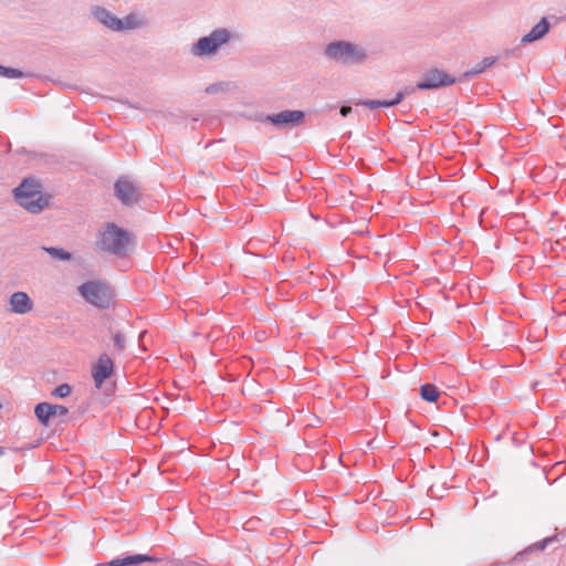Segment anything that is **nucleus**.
I'll return each mask as SVG.
<instances>
[{"instance_id":"1","label":"nucleus","mask_w":566,"mask_h":566,"mask_svg":"<svg viewBox=\"0 0 566 566\" xmlns=\"http://www.w3.org/2000/svg\"><path fill=\"white\" fill-rule=\"evenodd\" d=\"M135 245V237L114 222H107L98 233L96 247L108 254L123 258Z\"/></svg>"},{"instance_id":"2","label":"nucleus","mask_w":566,"mask_h":566,"mask_svg":"<svg viewBox=\"0 0 566 566\" xmlns=\"http://www.w3.org/2000/svg\"><path fill=\"white\" fill-rule=\"evenodd\" d=\"M14 201L31 213H40L49 206L50 197L42 192V186L33 177L24 178L13 189Z\"/></svg>"},{"instance_id":"3","label":"nucleus","mask_w":566,"mask_h":566,"mask_svg":"<svg viewBox=\"0 0 566 566\" xmlns=\"http://www.w3.org/2000/svg\"><path fill=\"white\" fill-rule=\"evenodd\" d=\"M323 54L327 60L345 66L360 65L368 59L364 46L346 40L329 42L325 45Z\"/></svg>"},{"instance_id":"4","label":"nucleus","mask_w":566,"mask_h":566,"mask_svg":"<svg viewBox=\"0 0 566 566\" xmlns=\"http://www.w3.org/2000/svg\"><path fill=\"white\" fill-rule=\"evenodd\" d=\"M237 34L228 28L213 29L208 35L200 36L191 44L189 53L195 57H209L218 54L222 46L237 39Z\"/></svg>"},{"instance_id":"5","label":"nucleus","mask_w":566,"mask_h":566,"mask_svg":"<svg viewBox=\"0 0 566 566\" xmlns=\"http://www.w3.org/2000/svg\"><path fill=\"white\" fill-rule=\"evenodd\" d=\"M78 293L86 302L99 310L108 308L114 296L107 284L95 281H87L81 284Z\"/></svg>"},{"instance_id":"6","label":"nucleus","mask_w":566,"mask_h":566,"mask_svg":"<svg viewBox=\"0 0 566 566\" xmlns=\"http://www.w3.org/2000/svg\"><path fill=\"white\" fill-rule=\"evenodd\" d=\"M256 120L269 123L277 129H286L298 126L304 122L305 112L301 109H285L276 114H259Z\"/></svg>"},{"instance_id":"7","label":"nucleus","mask_w":566,"mask_h":566,"mask_svg":"<svg viewBox=\"0 0 566 566\" xmlns=\"http://www.w3.org/2000/svg\"><path fill=\"white\" fill-rule=\"evenodd\" d=\"M459 82H461L460 77L451 76L447 72L433 67L427 70L421 75L420 80L417 82V87L419 91H431L447 87Z\"/></svg>"},{"instance_id":"8","label":"nucleus","mask_w":566,"mask_h":566,"mask_svg":"<svg viewBox=\"0 0 566 566\" xmlns=\"http://www.w3.org/2000/svg\"><path fill=\"white\" fill-rule=\"evenodd\" d=\"M114 192L125 206H134L140 200V189L128 176H120L115 181Z\"/></svg>"},{"instance_id":"9","label":"nucleus","mask_w":566,"mask_h":566,"mask_svg":"<svg viewBox=\"0 0 566 566\" xmlns=\"http://www.w3.org/2000/svg\"><path fill=\"white\" fill-rule=\"evenodd\" d=\"M114 373V361L107 354L99 355L97 361L92 366L94 385L99 389L103 382Z\"/></svg>"},{"instance_id":"10","label":"nucleus","mask_w":566,"mask_h":566,"mask_svg":"<svg viewBox=\"0 0 566 566\" xmlns=\"http://www.w3.org/2000/svg\"><path fill=\"white\" fill-rule=\"evenodd\" d=\"M69 409L62 405H52L49 402H39L34 407V415L39 422L43 426H49L50 419L54 416H66Z\"/></svg>"},{"instance_id":"11","label":"nucleus","mask_w":566,"mask_h":566,"mask_svg":"<svg viewBox=\"0 0 566 566\" xmlns=\"http://www.w3.org/2000/svg\"><path fill=\"white\" fill-rule=\"evenodd\" d=\"M160 558L148 554H130L113 558L107 566H139L144 563H158Z\"/></svg>"},{"instance_id":"12","label":"nucleus","mask_w":566,"mask_h":566,"mask_svg":"<svg viewBox=\"0 0 566 566\" xmlns=\"http://www.w3.org/2000/svg\"><path fill=\"white\" fill-rule=\"evenodd\" d=\"M93 14L98 22L113 31H123L122 19L114 15L109 10L103 7L93 9Z\"/></svg>"},{"instance_id":"13","label":"nucleus","mask_w":566,"mask_h":566,"mask_svg":"<svg viewBox=\"0 0 566 566\" xmlns=\"http://www.w3.org/2000/svg\"><path fill=\"white\" fill-rule=\"evenodd\" d=\"M11 312L15 314H27L33 308V302L25 292H14L10 296Z\"/></svg>"},{"instance_id":"14","label":"nucleus","mask_w":566,"mask_h":566,"mask_svg":"<svg viewBox=\"0 0 566 566\" xmlns=\"http://www.w3.org/2000/svg\"><path fill=\"white\" fill-rule=\"evenodd\" d=\"M551 30V23L546 17H543L532 29L521 39L523 44L533 43L543 39Z\"/></svg>"},{"instance_id":"15","label":"nucleus","mask_w":566,"mask_h":566,"mask_svg":"<svg viewBox=\"0 0 566 566\" xmlns=\"http://www.w3.org/2000/svg\"><path fill=\"white\" fill-rule=\"evenodd\" d=\"M497 57L495 56H486L484 57L483 60H481L480 62H478L475 64L474 67L465 71L461 76V81L462 80H469L482 72H484L486 69L491 67L493 64H495Z\"/></svg>"},{"instance_id":"16","label":"nucleus","mask_w":566,"mask_h":566,"mask_svg":"<svg viewBox=\"0 0 566 566\" xmlns=\"http://www.w3.org/2000/svg\"><path fill=\"white\" fill-rule=\"evenodd\" d=\"M557 539V536H548L544 539H542L541 542H537L535 544H532L530 545L527 548H525L524 551L517 553L515 556H514V560H520L523 558L524 555L526 554H530V553H534V552H542L544 551L551 543L555 542Z\"/></svg>"},{"instance_id":"17","label":"nucleus","mask_w":566,"mask_h":566,"mask_svg":"<svg viewBox=\"0 0 566 566\" xmlns=\"http://www.w3.org/2000/svg\"><path fill=\"white\" fill-rule=\"evenodd\" d=\"M42 250L56 261H71L73 255L70 251L59 247H42Z\"/></svg>"},{"instance_id":"18","label":"nucleus","mask_w":566,"mask_h":566,"mask_svg":"<svg viewBox=\"0 0 566 566\" xmlns=\"http://www.w3.org/2000/svg\"><path fill=\"white\" fill-rule=\"evenodd\" d=\"M440 396V391L433 384H423L420 387V397L427 402H436Z\"/></svg>"},{"instance_id":"19","label":"nucleus","mask_w":566,"mask_h":566,"mask_svg":"<svg viewBox=\"0 0 566 566\" xmlns=\"http://www.w3.org/2000/svg\"><path fill=\"white\" fill-rule=\"evenodd\" d=\"M0 76L7 78H21V77H30L31 73H24L23 71L14 67H9L0 64Z\"/></svg>"},{"instance_id":"20","label":"nucleus","mask_w":566,"mask_h":566,"mask_svg":"<svg viewBox=\"0 0 566 566\" xmlns=\"http://www.w3.org/2000/svg\"><path fill=\"white\" fill-rule=\"evenodd\" d=\"M357 104L366 106L369 109L387 108V106H386L387 101H385V99H364V101H359Z\"/></svg>"},{"instance_id":"21","label":"nucleus","mask_w":566,"mask_h":566,"mask_svg":"<svg viewBox=\"0 0 566 566\" xmlns=\"http://www.w3.org/2000/svg\"><path fill=\"white\" fill-rule=\"evenodd\" d=\"M71 391L72 387L69 384L64 382L56 386L51 392V395L56 398H65L71 394Z\"/></svg>"},{"instance_id":"22","label":"nucleus","mask_w":566,"mask_h":566,"mask_svg":"<svg viewBox=\"0 0 566 566\" xmlns=\"http://www.w3.org/2000/svg\"><path fill=\"white\" fill-rule=\"evenodd\" d=\"M113 340L115 349L120 353L126 348V339L125 335L120 331H116L113 333Z\"/></svg>"},{"instance_id":"23","label":"nucleus","mask_w":566,"mask_h":566,"mask_svg":"<svg viewBox=\"0 0 566 566\" xmlns=\"http://www.w3.org/2000/svg\"><path fill=\"white\" fill-rule=\"evenodd\" d=\"M123 30H133L139 25V22L135 14H127L122 19Z\"/></svg>"},{"instance_id":"24","label":"nucleus","mask_w":566,"mask_h":566,"mask_svg":"<svg viewBox=\"0 0 566 566\" xmlns=\"http://www.w3.org/2000/svg\"><path fill=\"white\" fill-rule=\"evenodd\" d=\"M416 91H419L417 87V84L415 86H405L402 90H400L398 93L402 95V98L413 94Z\"/></svg>"},{"instance_id":"25","label":"nucleus","mask_w":566,"mask_h":566,"mask_svg":"<svg viewBox=\"0 0 566 566\" xmlns=\"http://www.w3.org/2000/svg\"><path fill=\"white\" fill-rule=\"evenodd\" d=\"M223 83H213L206 87V93L216 94L222 90Z\"/></svg>"},{"instance_id":"26","label":"nucleus","mask_w":566,"mask_h":566,"mask_svg":"<svg viewBox=\"0 0 566 566\" xmlns=\"http://www.w3.org/2000/svg\"><path fill=\"white\" fill-rule=\"evenodd\" d=\"M386 101H387L386 106L387 107H392V106H396V105L400 104L403 101V98H402V95L397 93L396 96L392 99H386Z\"/></svg>"},{"instance_id":"27","label":"nucleus","mask_w":566,"mask_h":566,"mask_svg":"<svg viewBox=\"0 0 566 566\" xmlns=\"http://www.w3.org/2000/svg\"><path fill=\"white\" fill-rule=\"evenodd\" d=\"M352 111L353 109L350 106L344 105L340 107L339 113L343 117H347L352 113Z\"/></svg>"},{"instance_id":"28","label":"nucleus","mask_w":566,"mask_h":566,"mask_svg":"<svg viewBox=\"0 0 566 566\" xmlns=\"http://www.w3.org/2000/svg\"><path fill=\"white\" fill-rule=\"evenodd\" d=\"M6 453V449L3 447H0V457Z\"/></svg>"}]
</instances>
